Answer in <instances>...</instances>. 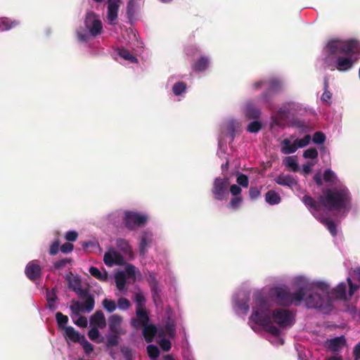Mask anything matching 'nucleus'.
<instances>
[{
	"mask_svg": "<svg viewBox=\"0 0 360 360\" xmlns=\"http://www.w3.org/2000/svg\"><path fill=\"white\" fill-rule=\"evenodd\" d=\"M60 242L59 240H56L53 242L49 248V254L51 255H56L59 250Z\"/></svg>",
	"mask_w": 360,
	"mask_h": 360,
	"instance_id": "338daca9",
	"label": "nucleus"
},
{
	"mask_svg": "<svg viewBox=\"0 0 360 360\" xmlns=\"http://www.w3.org/2000/svg\"><path fill=\"white\" fill-rule=\"evenodd\" d=\"M103 308L108 312H113L116 309V303L114 300L104 299L102 302Z\"/></svg>",
	"mask_w": 360,
	"mask_h": 360,
	"instance_id": "37998d69",
	"label": "nucleus"
},
{
	"mask_svg": "<svg viewBox=\"0 0 360 360\" xmlns=\"http://www.w3.org/2000/svg\"><path fill=\"white\" fill-rule=\"evenodd\" d=\"M334 63L335 68L340 72L350 70L354 65V62L350 56H337Z\"/></svg>",
	"mask_w": 360,
	"mask_h": 360,
	"instance_id": "4468645a",
	"label": "nucleus"
},
{
	"mask_svg": "<svg viewBox=\"0 0 360 360\" xmlns=\"http://www.w3.org/2000/svg\"><path fill=\"white\" fill-rule=\"evenodd\" d=\"M323 179L326 183H329L335 186L338 185V176L335 173L330 169H327L324 171Z\"/></svg>",
	"mask_w": 360,
	"mask_h": 360,
	"instance_id": "c85d7f7f",
	"label": "nucleus"
},
{
	"mask_svg": "<svg viewBox=\"0 0 360 360\" xmlns=\"http://www.w3.org/2000/svg\"><path fill=\"white\" fill-rule=\"evenodd\" d=\"M65 279L68 283L69 288L74 292L82 285L81 278L79 276H73L72 273L67 275Z\"/></svg>",
	"mask_w": 360,
	"mask_h": 360,
	"instance_id": "bb28decb",
	"label": "nucleus"
},
{
	"mask_svg": "<svg viewBox=\"0 0 360 360\" xmlns=\"http://www.w3.org/2000/svg\"><path fill=\"white\" fill-rule=\"evenodd\" d=\"M312 141L316 144H322L326 141V136L321 131H316L313 135Z\"/></svg>",
	"mask_w": 360,
	"mask_h": 360,
	"instance_id": "603ef678",
	"label": "nucleus"
},
{
	"mask_svg": "<svg viewBox=\"0 0 360 360\" xmlns=\"http://www.w3.org/2000/svg\"><path fill=\"white\" fill-rule=\"evenodd\" d=\"M90 324L94 327L103 328L106 326L105 318L101 310L96 311L90 318Z\"/></svg>",
	"mask_w": 360,
	"mask_h": 360,
	"instance_id": "dca6fc26",
	"label": "nucleus"
},
{
	"mask_svg": "<svg viewBox=\"0 0 360 360\" xmlns=\"http://www.w3.org/2000/svg\"><path fill=\"white\" fill-rule=\"evenodd\" d=\"M346 343L344 336L336 337L327 342L328 347L333 352H338Z\"/></svg>",
	"mask_w": 360,
	"mask_h": 360,
	"instance_id": "a211bd4d",
	"label": "nucleus"
},
{
	"mask_svg": "<svg viewBox=\"0 0 360 360\" xmlns=\"http://www.w3.org/2000/svg\"><path fill=\"white\" fill-rule=\"evenodd\" d=\"M118 55L124 60L131 63H136L137 58L127 49L124 48L118 49Z\"/></svg>",
	"mask_w": 360,
	"mask_h": 360,
	"instance_id": "72a5a7b5",
	"label": "nucleus"
},
{
	"mask_svg": "<svg viewBox=\"0 0 360 360\" xmlns=\"http://www.w3.org/2000/svg\"><path fill=\"white\" fill-rule=\"evenodd\" d=\"M147 353L150 358L157 359L160 355V350L158 347L154 345H149L147 346Z\"/></svg>",
	"mask_w": 360,
	"mask_h": 360,
	"instance_id": "c03bdc74",
	"label": "nucleus"
},
{
	"mask_svg": "<svg viewBox=\"0 0 360 360\" xmlns=\"http://www.w3.org/2000/svg\"><path fill=\"white\" fill-rule=\"evenodd\" d=\"M84 25L89 30L91 35L96 37L102 32L103 25L98 16L94 12H88L86 14Z\"/></svg>",
	"mask_w": 360,
	"mask_h": 360,
	"instance_id": "1a4fd4ad",
	"label": "nucleus"
},
{
	"mask_svg": "<svg viewBox=\"0 0 360 360\" xmlns=\"http://www.w3.org/2000/svg\"><path fill=\"white\" fill-rule=\"evenodd\" d=\"M27 277L30 281H35L41 276V267L39 264L38 260H32L30 262L25 269Z\"/></svg>",
	"mask_w": 360,
	"mask_h": 360,
	"instance_id": "f8f14e48",
	"label": "nucleus"
},
{
	"mask_svg": "<svg viewBox=\"0 0 360 360\" xmlns=\"http://www.w3.org/2000/svg\"><path fill=\"white\" fill-rule=\"evenodd\" d=\"M165 332L167 333V335L172 338L175 335L176 329L173 323H167L165 327Z\"/></svg>",
	"mask_w": 360,
	"mask_h": 360,
	"instance_id": "680f3d73",
	"label": "nucleus"
},
{
	"mask_svg": "<svg viewBox=\"0 0 360 360\" xmlns=\"http://www.w3.org/2000/svg\"><path fill=\"white\" fill-rule=\"evenodd\" d=\"M311 141V136L307 134L305 135L302 139H297L295 141V144L297 147V149L298 148H304L307 146Z\"/></svg>",
	"mask_w": 360,
	"mask_h": 360,
	"instance_id": "de8ad7c7",
	"label": "nucleus"
},
{
	"mask_svg": "<svg viewBox=\"0 0 360 360\" xmlns=\"http://www.w3.org/2000/svg\"><path fill=\"white\" fill-rule=\"evenodd\" d=\"M78 233L75 231H68L65 234V239L69 242H74L77 239Z\"/></svg>",
	"mask_w": 360,
	"mask_h": 360,
	"instance_id": "0e129e2a",
	"label": "nucleus"
},
{
	"mask_svg": "<svg viewBox=\"0 0 360 360\" xmlns=\"http://www.w3.org/2000/svg\"><path fill=\"white\" fill-rule=\"evenodd\" d=\"M122 318L117 314L112 315L108 319L109 329L112 333H119Z\"/></svg>",
	"mask_w": 360,
	"mask_h": 360,
	"instance_id": "412c9836",
	"label": "nucleus"
},
{
	"mask_svg": "<svg viewBox=\"0 0 360 360\" xmlns=\"http://www.w3.org/2000/svg\"><path fill=\"white\" fill-rule=\"evenodd\" d=\"M150 243L151 239H150L146 234L142 236L139 245V252L141 255H145L147 251V248L149 246Z\"/></svg>",
	"mask_w": 360,
	"mask_h": 360,
	"instance_id": "e433bc0d",
	"label": "nucleus"
},
{
	"mask_svg": "<svg viewBox=\"0 0 360 360\" xmlns=\"http://www.w3.org/2000/svg\"><path fill=\"white\" fill-rule=\"evenodd\" d=\"M148 220V217L132 211L124 212V221L125 226L129 230L143 226Z\"/></svg>",
	"mask_w": 360,
	"mask_h": 360,
	"instance_id": "6e6552de",
	"label": "nucleus"
},
{
	"mask_svg": "<svg viewBox=\"0 0 360 360\" xmlns=\"http://www.w3.org/2000/svg\"><path fill=\"white\" fill-rule=\"evenodd\" d=\"M271 319L281 327H286L292 323V316L289 310L276 309L271 314Z\"/></svg>",
	"mask_w": 360,
	"mask_h": 360,
	"instance_id": "9d476101",
	"label": "nucleus"
},
{
	"mask_svg": "<svg viewBox=\"0 0 360 360\" xmlns=\"http://www.w3.org/2000/svg\"><path fill=\"white\" fill-rule=\"evenodd\" d=\"M281 197L278 193L273 190H270L265 194L266 202L271 205L278 204L281 202Z\"/></svg>",
	"mask_w": 360,
	"mask_h": 360,
	"instance_id": "cd10ccee",
	"label": "nucleus"
},
{
	"mask_svg": "<svg viewBox=\"0 0 360 360\" xmlns=\"http://www.w3.org/2000/svg\"><path fill=\"white\" fill-rule=\"evenodd\" d=\"M328 88V79L327 77H325L323 81L324 92L322 94L321 99L323 102L327 103L328 104H330V100L332 97V94L329 91Z\"/></svg>",
	"mask_w": 360,
	"mask_h": 360,
	"instance_id": "f704fd0d",
	"label": "nucleus"
},
{
	"mask_svg": "<svg viewBox=\"0 0 360 360\" xmlns=\"http://www.w3.org/2000/svg\"><path fill=\"white\" fill-rule=\"evenodd\" d=\"M326 49L328 56L326 58V63L328 65H332L331 60L338 53H344L346 56H351L360 50V43L358 40L351 39L348 40H342L339 39L330 40Z\"/></svg>",
	"mask_w": 360,
	"mask_h": 360,
	"instance_id": "20e7f679",
	"label": "nucleus"
},
{
	"mask_svg": "<svg viewBox=\"0 0 360 360\" xmlns=\"http://www.w3.org/2000/svg\"><path fill=\"white\" fill-rule=\"evenodd\" d=\"M243 202L242 196H235L231 199L228 207L233 210H238Z\"/></svg>",
	"mask_w": 360,
	"mask_h": 360,
	"instance_id": "09e8293b",
	"label": "nucleus"
},
{
	"mask_svg": "<svg viewBox=\"0 0 360 360\" xmlns=\"http://www.w3.org/2000/svg\"><path fill=\"white\" fill-rule=\"evenodd\" d=\"M313 290H319L322 292V296H329L330 290V286L328 283L323 281H318L312 285Z\"/></svg>",
	"mask_w": 360,
	"mask_h": 360,
	"instance_id": "a878e982",
	"label": "nucleus"
},
{
	"mask_svg": "<svg viewBox=\"0 0 360 360\" xmlns=\"http://www.w3.org/2000/svg\"><path fill=\"white\" fill-rule=\"evenodd\" d=\"M118 0H108V19L112 23L117 18L119 5Z\"/></svg>",
	"mask_w": 360,
	"mask_h": 360,
	"instance_id": "aec40b11",
	"label": "nucleus"
},
{
	"mask_svg": "<svg viewBox=\"0 0 360 360\" xmlns=\"http://www.w3.org/2000/svg\"><path fill=\"white\" fill-rule=\"evenodd\" d=\"M17 25V22L15 21H11L10 22L7 19L6 20H0V30H8L13 27Z\"/></svg>",
	"mask_w": 360,
	"mask_h": 360,
	"instance_id": "3c124183",
	"label": "nucleus"
},
{
	"mask_svg": "<svg viewBox=\"0 0 360 360\" xmlns=\"http://www.w3.org/2000/svg\"><path fill=\"white\" fill-rule=\"evenodd\" d=\"M229 184L228 178L217 177L214 180L212 193L215 200L221 201L227 198Z\"/></svg>",
	"mask_w": 360,
	"mask_h": 360,
	"instance_id": "0eeeda50",
	"label": "nucleus"
},
{
	"mask_svg": "<svg viewBox=\"0 0 360 360\" xmlns=\"http://www.w3.org/2000/svg\"><path fill=\"white\" fill-rule=\"evenodd\" d=\"M306 305L308 308H316L328 313L333 309L332 300L328 296H322L317 292L309 294L306 297Z\"/></svg>",
	"mask_w": 360,
	"mask_h": 360,
	"instance_id": "423d86ee",
	"label": "nucleus"
},
{
	"mask_svg": "<svg viewBox=\"0 0 360 360\" xmlns=\"http://www.w3.org/2000/svg\"><path fill=\"white\" fill-rule=\"evenodd\" d=\"M275 181L278 185L292 188L297 184V181L289 174H281L275 179Z\"/></svg>",
	"mask_w": 360,
	"mask_h": 360,
	"instance_id": "6ab92c4d",
	"label": "nucleus"
},
{
	"mask_svg": "<svg viewBox=\"0 0 360 360\" xmlns=\"http://www.w3.org/2000/svg\"><path fill=\"white\" fill-rule=\"evenodd\" d=\"M318 155V150L315 148H308L303 153V157L307 159H316Z\"/></svg>",
	"mask_w": 360,
	"mask_h": 360,
	"instance_id": "8fccbe9b",
	"label": "nucleus"
},
{
	"mask_svg": "<svg viewBox=\"0 0 360 360\" xmlns=\"http://www.w3.org/2000/svg\"><path fill=\"white\" fill-rule=\"evenodd\" d=\"M254 305L252 306V312L250 319L257 325L266 328V331L278 336L281 333L280 329L272 324L271 317V305L267 297L261 292H257L254 295Z\"/></svg>",
	"mask_w": 360,
	"mask_h": 360,
	"instance_id": "f03ea898",
	"label": "nucleus"
},
{
	"mask_svg": "<svg viewBox=\"0 0 360 360\" xmlns=\"http://www.w3.org/2000/svg\"><path fill=\"white\" fill-rule=\"evenodd\" d=\"M262 128V124L258 121H253L250 122L247 128V130L250 133H257Z\"/></svg>",
	"mask_w": 360,
	"mask_h": 360,
	"instance_id": "864d4df0",
	"label": "nucleus"
},
{
	"mask_svg": "<svg viewBox=\"0 0 360 360\" xmlns=\"http://www.w3.org/2000/svg\"><path fill=\"white\" fill-rule=\"evenodd\" d=\"M245 116L248 119L256 120L260 117L261 112L260 110L255 107L252 103H248L245 106Z\"/></svg>",
	"mask_w": 360,
	"mask_h": 360,
	"instance_id": "b1692460",
	"label": "nucleus"
},
{
	"mask_svg": "<svg viewBox=\"0 0 360 360\" xmlns=\"http://www.w3.org/2000/svg\"><path fill=\"white\" fill-rule=\"evenodd\" d=\"M354 360H360V342L357 343L353 349Z\"/></svg>",
	"mask_w": 360,
	"mask_h": 360,
	"instance_id": "774afa93",
	"label": "nucleus"
},
{
	"mask_svg": "<svg viewBox=\"0 0 360 360\" xmlns=\"http://www.w3.org/2000/svg\"><path fill=\"white\" fill-rule=\"evenodd\" d=\"M209 60L207 58L202 56L193 64L192 68L195 72H202L207 68Z\"/></svg>",
	"mask_w": 360,
	"mask_h": 360,
	"instance_id": "393cba45",
	"label": "nucleus"
},
{
	"mask_svg": "<svg viewBox=\"0 0 360 360\" xmlns=\"http://www.w3.org/2000/svg\"><path fill=\"white\" fill-rule=\"evenodd\" d=\"M64 330L65 338L69 339L73 342H80L82 335H80L72 326H68Z\"/></svg>",
	"mask_w": 360,
	"mask_h": 360,
	"instance_id": "5701e85b",
	"label": "nucleus"
},
{
	"mask_svg": "<svg viewBox=\"0 0 360 360\" xmlns=\"http://www.w3.org/2000/svg\"><path fill=\"white\" fill-rule=\"evenodd\" d=\"M71 261V259L64 258L54 262L53 266L56 269H62L65 266L66 264H70Z\"/></svg>",
	"mask_w": 360,
	"mask_h": 360,
	"instance_id": "4d7b16f0",
	"label": "nucleus"
},
{
	"mask_svg": "<svg viewBox=\"0 0 360 360\" xmlns=\"http://www.w3.org/2000/svg\"><path fill=\"white\" fill-rule=\"evenodd\" d=\"M297 150L295 143H291L289 139H285L282 141L281 152L283 154L288 155L294 153Z\"/></svg>",
	"mask_w": 360,
	"mask_h": 360,
	"instance_id": "c756f323",
	"label": "nucleus"
},
{
	"mask_svg": "<svg viewBox=\"0 0 360 360\" xmlns=\"http://www.w3.org/2000/svg\"><path fill=\"white\" fill-rule=\"evenodd\" d=\"M117 306L121 310H127L130 307L131 303L128 299L120 297L117 300Z\"/></svg>",
	"mask_w": 360,
	"mask_h": 360,
	"instance_id": "5fc2aeb1",
	"label": "nucleus"
},
{
	"mask_svg": "<svg viewBox=\"0 0 360 360\" xmlns=\"http://www.w3.org/2000/svg\"><path fill=\"white\" fill-rule=\"evenodd\" d=\"M236 182L238 185L247 188L249 184V180L247 175L243 174H240L237 176Z\"/></svg>",
	"mask_w": 360,
	"mask_h": 360,
	"instance_id": "6e6d98bb",
	"label": "nucleus"
},
{
	"mask_svg": "<svg viewBox=\"0 0 360 360\" xmlns=\"http://www.w3.org/2000/svg\"><path fill=\"white\" fill-rule=\"evenodd\" d=\"M260 190L257 187H250L249 190L250 198L252 200L257 199L260 195Z\"/></svg>",
	"mask_w": 360,
	"mask_h": 360,
	"instance_id": "052dcab7",
	"label": "nucleus"
},
{
	"mask_svg": "<svg viewBox=\"0 0 360 360\" xmlns=\"http://www.w3.org/2000/svg\"><path fill=\"white\" fill-rule=\"evenodd\" d=\"M330 294L331 296L340 299V300H346L347 299V286L345 283H340L335 288H333Z\"/></svg>",
	"mask_w": 360,
	"mask_h": 360,
	"instance_id": "4be33fe9",
	"label": "nucleus"
},
{
	"mask_svg": "<svg viewBox=\"0 0 360 360\" xmlns=\"http://www.w3.org/2000/svg\"><path fill=\"white\" fill-rule=\"evenodd\" d=\"M136 314L137 319H131V326L135 328H139L148 323L149 316L145 307H136Z\"/></svg>",
	"mask_w": 360,
	"mask_h": 360,
	"instance_id": "ddd939ff",
	"label": "nucleus"
},
{
	"mask_svg": "<svg viewBox=\"0 0 360 360\" xmlns=\"http://www.w3.org/2000/svg\"><path fill=\"white\" fill-rule=\"evenodd\" d=\"M79 344L82 346V348L85 352V354L89 356L90 354L94 351V345L90 343L84 337V335H82V340Z\"/></svg>",
	"mask_w": 360,
	"mask_h": 360,
	"instance_id": "58836bf2",
	"label": "nucleus"
},
{
	"mask_svg": "<svg viewBox=\"0 0 360 360\" xmlns=\"http://www.w3.org/2000/svg\"><path fill=\"white\" fill-rule=\"evenodd\" d=\"M118 333H113L107 336L106 346L108 347H116L119 344Z\"/></svg>",
	"mask_w": 360,
	"mask_h": 360,
	"instance_id": "49530a36",
	"label": "nucleus"
},
{
	"mask_svg": "<svg viewBox=\"0 0 360 360\" xmlns=\"http://www.w3.org/2000/svg\"><path fill=\"white\" fill-rule=\"evenodd\" d=\"M88 336L91 340H96L99 336V330L97 327H93L89 330Z\"/></svg>",
	"mask_w": 360,
	"mask_h": 360,
	"instance_id": "69168bd1",
	"label": "nucleus"
},
{
	"mask_svg": "<svg viewBox=\"0 0 360 360\" xmlns=\"http://www.w3.org/2000/svg\"><path fill=\"white\" fill-rule=\"evenodd\" d=\"M56 319L58 328L62 330H65L67 327L65 325L68 322V317L66 315L63 314L61 312H57L56 314Z\"/></svg>",
	"mask_w": 360,
	"mask_h": 360,
	"instance_id": "ea45409f",
	"label": "nucleus"
},
{
	"mask_svg": "<svg viewBox=\"0 0 360 360\" xmlns=\"http://www.w3.org/2000/svg\"><path fill=\"white\" fill-rule=\"evenodd\" d=\"M75 292L82 299H84L89 296V291L87 288H83L82 285L77 288Z\"/></svg>",
	"mask_w": 360,
	"mask_h": 360,
	"instance_id": "bf43d9fd",
	"label": "nucleus"
},
{
	"mask_svg": "<svg viewBox=\"0 0 360 360\" xmlns=\"http://www.w3.org/2000/svg\"><path fill=\"white\" fill-rule=\"evenodd\" d=\"M116 246L122 252V253L129 259H131L134 257V253L131 247L129 245L127 240L123 238H117L116 240Z\"/></svg>",
	"mask_w": 360,
	"mask_h": 360,
	"instance_id": "2eb2a0df",
	"label": "nucleus"
},
{
	"mask_svg": "<svg viewBox=\"0 0 360 360\" xmlns=\"http://www.w3.org/2000/svg\"><path fill=\"white\" fill-rule=\"evenodd\" d=\"M143 328V335L146 342L150 343L153 341L155 336L158 333L157 328L155 325L153 324H146L142 326Z\"/></svg>",
	"mask_w": 360,
	"mask_h": 360,
	"instance_id": "f3484780",
	"label": "nucleus"
},
{
	"mask_svg": "<svg viewBox=\"0 0 360 360\" xmlns=\"http://www.w3.org/2000/svg\"><path fill=\"white\" fill-rule=\"evenodd\" d=\"M302 202L308 207L312 215L323 224L333 236L338 233L337 226L330 217L326 216L320 211V205L311 196L305 195L302 197Z\"/></svg>",
	"mask_w": 360,
	"mask_h": 360,
	"instance_id": "39448f33",
	"label": "nucleus"
},
{
	"mask_svg": "<svg viewBox=\"0 0 360 360\" xmlns=\"http://www.w3.org/2000/svg\"><path fill=\"white\" fill-rule=\"evenodd\" d=\"M159 337H162V338L158 342L159 345L162 348V349L165 352H168L170 350L172 347V344L170 340L164 338L165 333L164 331H160L158 333Z\"/></svg>",
	"mask_w": 360,
	"mask_h": 360,
	"instance_id": "4c0bfd02",
	"label": "nucleus"
},
{
	"mask_svg": "<svg viewBox=\"0 0 360 360\" xmlns=\"http://www.w3.org/2000/svg\"><path fill=\"white\" fill-rule=\"evenodd\" d=\"M186 89V84L183 82L175 83L172 87V91L174 95L179 96Z\"/></svg>",
	"mask_w": 360,
	"mask_h": 360,
	"instance_id": "a19ab883",
	"label": "nucleus"
},
{
	"mask_svg": "<svg viewBox=\"0 0 360 360\" xmlns=\"http://www.w3.org/2000/svg\"><path fill=\"white\" fill-rule=\"evenodd\" d=\"M309 290L307 287H300L296 292H291L286 286L275 287L270 290L269 295L278 305L283 307H290L292 304L298 306L304 299Z\"/></svg>",
	"mask_w": 360,
	"mask_h": 360,
	"instance_id": "7ed1b4c3",
	"label": "nucleus"
},
{
	"mask_svg": "<svg viewBox=\"0 0 360 360\" xmlns=\"http://www.w3.org/2000/svg\"><path fill=\"white\" fill-rule=\"evenodd\" d=\"M115 279L117 289L120 291H122L126 285V276L124 273L122 271H119L116 274Z\"/></svg>",
	"mask_w": 360,
	"mask_h": 360,
	"instance_id": "473e14b6",
	"label": "nucleus"
},
{
	"mask_svg": "<svg viewBox=\"0 0 360 360\" xmlns=\"http://www.w3.org/2000/svg\"><path fill=\"white\" fill-rule=\"evenodd\" d=\"M84 311L89 313L91 311L95 306L94 297L90 295L87 297L84 298V302L82 303Z\"/></svg>",
	"mask_w": 360,
	"mask_h": 360,
	"instance_id": "c9c22d12",
	"label": "nucleus"
},
{
	"mask_svg": "<svg viewBox=\"0 0 360 360\" xmlns=\"http://www.w3.org/2000/svg\"><path fill=\"white\" fill-rule=\"evenodd\" d=\"M281 89V83L276 79H272L269 82V86L267 90L273 93L278 92Z\"/></svg>",
	"mask_w": 360,
	"mask_h": 360,
	"instance_id": "79ce46f5",
	"label": "nucleus"
},
{
	"mask_svg": "<svg viewBox=\"0 0 360 360\" xmlns=\"http://www.w3.org/2000/svg\"><path fill=\"white\" fill-rule=\"evenodd\" d=\"M73 248L74 245L72 243H65L60 246V250L63 253L68 254L71 252L73 250Z\"/></svg>",
	"mask_w": 360,
	"mask_h": 360,
	"instance_id": "e2e57ef3",
	"label": "nucleus"
},
{
	"mask_svg": "<svg viewBox=\"0 0 360 360\" xmlns=\"http://www.w3.org/2000/svg\"><path fill=\"white\" fill-rule=\"evenodd\" d=\"M103 262L108 266H112L114 264L122 266L125 264L123 256L114 249H110L108 252L105 253Z\"/></svg>",
	"mask_w": 360,
	"mask_h": 360,
	"instance_id": "9b49d317",
	"label": "nucleus"
},
{
	"mask_svg": "<svg viewBox=\"0 0 360 360\" xmlns=\"http://www.w3.org/2000/svg\"><path fill=\"white\" fill-rule=\"evenodd\" d=\"M347 281L349 285V297H352L354 295V293L359 290V285L353 283L349 277L347 278Z\"/></svg>",
	"mask_w": 360,
	"mask_h": 360,
	"instance_id": "13d9d810",
	"label": "nucleus"
},
{
	"mask_svg": "<svg viewBox=\"0 0 360 360\" xmlns=\"http://www.w3.org/2000/svg\"><path fill=\"white\" fill-rule=\"evenodd\" d=\"M70 309L72 314L77 316L79 315L81 312L84 311L82 303L75 300L72 302V304L70 305Z\"/></svg>",
	"mask_w": 360,
	"mask_h": 360,
	"instance_id": "a18cd8bd",
	"label": "nucleus"
},
{
	"mask_svg": "<svg viewBox=\"0 0 360 360\" xmlns=\"http://www.w3.org/2000/svg\"><path fill=\"white\" fill-rule=\"evenodd\" d=\"M89 272L91 276L101 281H106L108 278L107 271H105L102 273L97 267L95 266H91L89 269Z\"/></svg>",
	"mask_w": 360,
	"mask_h": 360,
	"instance_id": "7c9ffc66",
	"label": "nucleus"
},
{
	"mask_svg": "<svg viewBox=\"0 0 360 360\" xmlns=\"http://www.w3.org/2000/svg\"><path fill=\"white\" fill-rule=\"evenodd\" d=\"M284 164L286 167H289L292 172H296L299 170L297 164V156H288L284 160Z\"/></svg>",
	"mask_w": 360,
	"mask_h": 360,
	"instance_id": "2f4dec72",
	"label": "nucleus"
},
{
	"mask_svg": "<svg viewBox=\"0 0 360 360\" xmlns=\"http://www.w3.org/2000/svg\"><path fill=\"white\" fill-rule=\"evenodd\" d=\"M352 194L348 188L343 184H338L330 188H324L317 202L321 207L329 212H345L352 204Z\"/></svg>",
	"mask_w": 360,
	"mask_h": 360,
	"instance_id": "f257e3e1",
	"label": "nucleus"
}]
</instances>
